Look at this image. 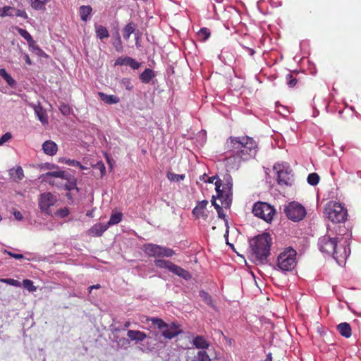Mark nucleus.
Listing matches in <instances>:
<instances>
[{
	"mask_svg": "<svg viewBox=\"0 0 361 361\" xmlns=\"http://www.w3.org/2000/svg\"><path fill=\"white\" fill-rule=\"evenodd\" d=\"M252 213L255 216L269 223L273 220L276 210L274 207L267 202H257L253 205Z\"/></svg>",
	"mask_w": 361,
	"mask_h": 361,
	"instance_id": "nucleus-8",
	"label": "nucleus"
},
{
	"mask_svg": "<svg viewBox=\"0 0 361 361\" xmlns=\"http://www.w3.org/2000/svg\"><path fill=\"white\" fill-rule=\"evenodd\" d=\"M100 287H101V286L99 284L91 286L89 287V292L90 293L92 291V290L94 288L99 289V288H100Z\"/></svg>",
	"mask_w": 361,
	"mask_h": 361,
	"instance_id": "nucleus-58",
	"label": "nucleus"
},
{
	"mask_svg": "<svg viewBox=\"0 0 361 361\" xmlns=\"http://www.w3.org/2000/svg\"><path fill=\"white\" fill-rule=\"evenodd\" d=\"M30 6L35 10H42L44 8L45 4L49 0H30Z\"/></svg>",
	"mask_w": 361,
	"mask_h": 361,
	"instance_id": "nucleus-30",
	"label": "nucleus"
},
{
	"mask_svg": "<svg viewBox=\"0 0 361 361\" xmlns=\"http://www.w3.org/2000/svg\"><path fill=\"white\" fill-rule=\"evenodd\" d=\"M207 204V200L197 201V205L195 207L192 212L193 216H195L196 218H202L204 219H207L208 215L206 214L205 210Z\"/></svg>",
	"mask_w": 361,
	"mask_h": 361,
	"instance_id": "nucleus-13",
	"label": "nucleus"
},
{
	"mask_svg": "<svg viewBox=\"0 0 361 361\" xmlns=\"http://www.w3.org/2000/svg\"><path fill=\"white\" fill-rule=\"evenodd\" d=\"M95 32L97 37L102 40L109 37V33L106 27L102 25H95Z\"/></svg>",
	"mask_w": 361,
	"mask_h": 361,
	"instance_id": "nucleus-23",
	"label": "nucleus"
},
{
	"mask_svg": "<svg viewBox=\"0 0 361 361\" xmlns=\"http://www.w3.org/2000/svg\"><path fill=\"white\" fill-rule=\"evenodd\" d=\"M16 30L18 32V34L23 37L28 43L32 42L33 39L30 34L25 29L16 27Z\"/></svg>",
	"mask_w": 361,
	"mask_h": 361,
	"instance_id": "nucleus-33",
	"label": "nucleus"
},
{
	"mask_svg": "<svg viewBox=\"0 0 361 361\" xmlns=\"http://www.w3.org/2000/svg\"><path fill=\"white\" fill-rule=\"evenodd\" d=\"M67 173L64 171H49L45 173V176L47 178L49 177H55V178H59L61 180H63V178L66 177V175Z\"/></svg>",
	"mask_w": 361,
	"mask_h": 361,
	"instance_id": "nucleus-36",
	"label": "nucleus"
},
{
	"mask_svg": "<svg viewBox=\"0 0 361 361\" xmlns=\"http://www.w3.org/2000/svg\"><path fill=\"white\" fill-rule=\"evenodd\" d=\"M25 61H26L27 63L31 64V61L30 59V57L27 55H26V56H25Z\"/></svg>",
	"mask_w": 361,
	"mask_h": 361,
	"instance_id": "nucleus-64",
	"label": "nucleus"
},
{
	"mask_svg": "<svg viewBox=\"0 0 361 361\" xmlns=\"http://www.w3.org/2000/svg\"><path fill=\"white\" fill-rule=\"evenodd\" d=\"M135 25L130 22L123 28V37L126 40H128L131 34L135 30Z\"/></svg>",
	"mask_w": 361,
	"mask_h": 361,
	"instance_id": "nucleus-26",
	"label": "nucleus"
},
{
	"mask_svg": "<svg viewBox=\"0 0 361 361\" xmlns=\"http://www.w3.org/2000/svg\"><path fill=\"white\" fill-rule=\"evenodd\" d=\"M246 50L247 51L248 54L250 56H253L255 54V51L253 49H251V48L247 47Z\"/></svg>",
	"mask_w": 361,
	"mask_h": 361,
	"instance_id": "nucleus-60",
	"label": "nucleus"
},
{
	"mask_svg": "<svg viewBox=\"0 0 361 361\" xmlns=\"http://www.w3.org/2000/svg\"><path fill=\"white\" fill-rule=\"evenodd\" d=\"M287 80V84L289 87H293L297 84V79L293 76L292 74L289 73L286 77Z\"/></svg>",
	"mask_w": 361,
	"mask_h": 361,
	"instance_id": "nucleus-44",
	"label": "nucleus"
},
{
	"mask_svg": "<svg viewBox=\"0 0 361 361\" xmlns=\"http://www.w3.org/2000/svg\"><path fill=\"white\" fill-rule=\"evenodd\" d=\"M23 285L25 288L27 289L30 292H35L37 288L34 286L33 281L30 279H24Z\"/></svg>",
	"mask_w": 361,
	"mask_h": 361,
	"instance_id": "nucleus-38",
	"label": "nucleus"
},
{
	"mask_svg": "<svg viewBox=\"0 0 361 361\" xmlns=\"http://www.w3.org/2000/svg\"><path fill=\"white\" fill-rule=\"evenodd\" d=\"M154 264L157 267H159L161 269H166L170 271H171V269L172 266H174L173 263H172L169 260H166V259H155Z\"/></svg>",
	"mask_w": 361,
	"mask_h": 361,
	"instance_id": "nucleus-27",
	"label": "nucleus"
},
{
	"mask_svg": "<svg viewBox=\"0 0 361 361\" xmlns=\"http://www.w3.org/2000/svg\"><path fill=\"white\" fill-rule=\"evenodd\" d=\"M337 243V238L324 235L319 238L318 246L322 252L332 256L341 264L349 256L350 249Z\"/></svg>",
	"mask_w": 361,
	"mask_h": 361,
	"instance_id": "nucleus-2",
	"label": "nucleus"
},
{
	"mask_svg": "<svg viewBox=\"0 0 361 361\" xmlns=\"http://www.w3.org/2000/svg\"><path fill=\"white\" fill-rule=\"evenodd\" d=\"M130 57H119L115 61V66H128Z\"/></svg>",
	"mask_w": 361,
	"mask_h": 361,
	"instance_id": "nucleus-41",
	"label": "nucleus"
},
{
	"mask_svg": "<svg viewBox=\"0 0 361 361\" xmlns=\"http://www.w3.org/2000/svg\"><path fill=\"white\" fill-rule=\"evenodd\" d=\"M0 76L2 77L10 87H14L15 80L6 72L4 68L0 69Z\"/></svg>",
	"mask_w": 361,
	"mask_h": 361,
	"instance_id": "nucleus-29",
	"label": "nucleus"
},
{
	"mask_svg": "<svg viewBox=\"0 0 361 361\" xmlns=\"http://www.w3.org/2000/svg\"><path fill=\"white\" fill-rule=\"evenodd\" d=\"M42 150L45 154L54 156L57 153L58 146L54 141L49 140L42 144Z\"/></svg>",
	"mask_w": 361,
	"mask_h": 361,
	"instance_id": "nucleus-15",
	"label": "nucleus"
},
{
	"mask_svg": "<svg viewBox=\"0 0 361 361\" xmlns=\"http://www.w3.org/2000/svg\"><path fill=\"white\" fill-rule=\"evenodd\" d=\"M56 199L51 192H44L40 195L39 199V207L40 210L49 214V208L54 206Z\"/></svg>",
	"mask_w": 361,
	"mask_h": 361,
	"instance_id": "nucleus-11",
	"label": "nucleus"
},
{
	"mask_svg": "<svg viewBox=\"0 0 361 361\" xmlns=\"http://www.w3.org/2000/svg\"><path fill=\"white\" fill-rule=\"evenodd\" d=\"M109 228V225L103 224H96L90 230L92 235L101 236Z\"/></svg>",
	"mask_w": 361,
	"mask_h": 361,
	"instance_id": "nucleus-19",
	"label": "nucleus"
},
{
	"mask_svg": "<svg viewBox=\"0 0 361 361\" xmlns=\"http://www.w3.org/2000/svg\"><path fill=\"white\" fill-rule=\"evenodd\" d=\"M13 215H14L16 219L19 220V221L22 220L23 218L22 214L19 211H15L13 212Z\"/></svg>",
	"mask_w": 361,
	"mask_h": 361,
	"instance_id": "nucleus-56",
	"label": "nucleus"
},
{
	"mask_svg": "<svg viewBox=\"0 0 361 361\" xmlns=\"http://www.w3.org/2000/svg\"><path fill=\"white\" fill-rule=\"evenodd\" d=\"M9 173L16 181L21 180L24 177V172L21 166L11 169Z\"/></svg>",
	"mask_w": 361,
	"mask_h": 361,
	"instance_id": "nucleus-24",
	"label": "nucleus"
},
{
	"mask_svg": "<svg viewBox=\"0 0 361 361\" xmlns=\"http://www.w3.org/2000/svg\"><path fill=\"white\" fill-rule=\"evenodd\" d=\"M121 83L128 90H131L133 88V85H131V81L129 78H124L121 80Z\"/></svg>",
	"mask_w": 361,
	"mask_h": 361,
	"instance_id": "nucleus-48",
	"label": "nucleus"
},
{
	"mask_svg": "<svg viewBox=\"0 0 361 361\" xmlns=\"http://www.w3.org/2000/svg\"><path fill=\"white\" fill-rule=\"evenodd\" d=\"M34 111L38 119L42 122V124H48L47 111L40 104L35 105L34 106Z\"/></svg>",
	"mask_w": 361,
	"mask_h": 361,
	"instance_id": "nucleus-17",
	"label": "nucleus"
},
{
	"mask_svg": "<svg viewBox=\"0 0 361 361\" xmlns=\"http://www.w3.org/2000/svg\"><path fill=\"white\" fill-rule=\"evenodd\" d=\"M324 214L333 223H341L346 220L347 209L340 203L331 201L324 208Z\"/></svg>",
	"mask_w": 361,
	"mask_h": 361,
	"instance_id": "nucleus-6",
	"label": "nucleus"
},
{
	"mask_svg": "<svg viewBox=\"0 0 361 361\" xmlns=\"http://www.w3.org/2000/svg\"><path fill=\"white\" fill-rule=\"evenodd\" d=\"M196 361H211V360L205 351H200L196 356Z\"/></svg>",
	"mask_w": 361,
	"mask_h": 361,
	"instance_id": "nucleus-42",
	"label": "nucleus"
},
{
	"mask_svg": "<svg viewBox=\"0 0 361 361\" xmlns=\"http://www.w3.org/2000/svg\"><path fill=\"white\" fill-rule=\"evenodd\" d=\"M122 214L120 212L112 214L110 216L109 221L107 223L109 227L112 225L118 224L122 220Z\"/></svg>",
	"mask_w": 361,
	"mask_h": 361,
	"instance_id": "nucleus-32",
	"label": "nucleus"
},
{
	"mask_svg": "<svg viewBox=\"0 0 361 361\" xmlns=\"http://www.w3.org/2000/svg\"><path fill=\"white\" fill-rule=\"evenodd\" d=\"M193 344L197 348L206 349L209 347L207 341L200 336H197L193 339Z\"/></svg>",
	"mask_w": 361,
	"mask_h": 361,
	"instance_id": "nucleus-28",
	"label": "nucleus"
},
{
	"mask_svg": "<svg viewBox=\"0 0 361 361\" xmlns=\"http://www.w3.org/2000/svg\"><path fill=\"white\" fill-rule=\"evenodd\" d=\"M95 166L100 171L101 176H103L106 173V169H105L104 164L102 162H99L97 164V165Z\"/></svg>",
	"mask_w": 361,
	"mask_h": 361,
	"instance_id": "nucleus-52",
	"label": "nucleus"
},
{
	"mask_svg": "<svg viewBox=\"0 0 361 361\" xmlns=\"http://www.w3.org/2000/svg\"><path fill=\"white\" fill-rule=\"evenodd\" d=\"M215 187L217 198L221 200L223 207L229 208L233 197V179L231 176L226 175L223 181L221 179L217 180L215 182Z\"/></svg>",
	"mask_w": 361,
	"mask_h": 361,
	"instance_id": "nucleus-4",
	"label": "nucleus"
},
{
	"mask_svg": "<svg viewBox=\"0 0 361 361\" xmlns=\"http://www.w3.org/2000/svg\"><path fill=\"white\" fill-rule=\"evenodd\" d=\"M15 11H16L15 16H16L18 17L23 18L24 19L28 18V16H27V13L25 12V11L20 10V9H18V10L15 9Z\"/></svg>",
	"mask_w": 361,
	"mask_h": 361,
	"instance_id": "nucleus-50",
	"label": "nucleus"
},
{
	"mask_svg": "<svg viewBox=\"0 0 361 361\" xmlns=\"http://www.w3.org/2000/svg\"><path fill=\"white\" fill-rule=\"evenodd\" d=\"M210 31L207 27H202L201 28L199 32H197V36L199 39L202 41L207 40L210 37Z\"/></svg>",
	"mask_w": 361,
	"mask_h": 361,
	"instance_id": "nucleus-34",
	"label": "nucleus"
},
{
	"mask_svg": "<svg viewBox=\"0 0 361 361\" xmlns=\"http://www.w3.org/2000/svg\"><path fill=\"white\" fill-rule=\"evenodd\" d=\"M154 77L155 74L150 68H146L139 76L141 82L145 84L149 83Z\"/></svg>",
	"mask_w": 361,
	"mask_h": 361,
	"instance_id": "nucleus-22",
	"label": "nucleus"
},
{
	"mask_svg": "<svg viewBox=\"0 0 361 361\" xmlns=\"http://www.w3.org/2000/svg\"><path fill=\"white\" fill-rule=\"evenodd\" d=\"M319 176L317 173H311L307 176V183L311 185H317L319 182Z\"/></svg>",
	"mask_w": 361,
	"mask_h": 361,
	"instance_id": "nucleus-35",
	"label": "nucleus"
},
{
	"mask_svg": "<svg viewBox=\"0 0 361 361\" xmlns=\"http://www.w3.org/2000/svg\"><path fill=\"white\" fill-rule=\"evenodd\" d=\"M143 250L148 256L153 257H171L176 254L171 248L153 243L145 244Z\"/></svg>",
	"mask_w": 361,
	"mask_h": 361,
	"instance_id": "nucleus-10",
	"label": "nucleus"
},
{
	"mask_svg": "<svg viewBox=\"0 0 361 361\" xmlns=\"http://www.w3.org/2000/svg\"><path fill=\"white\" fill-rule=\"evenodd\" d=\"M4 253L8 254L9 256L16 259H20L24 258V256L22 254H16L7 250H4Z\"/></svg>",
	"mask_w": 361,
	"mask_h": 361,
	"instance_id": "nucleus-51",
	"label": "nucleus"
},
{
	"mask_svg": "<svg viewBox=\"0 0 361 361\" xmlns=\"http://www.w3.org/2000/svg\"><path fill=\"white\" fill-rule=\"evenodd\" d=\"M337 330L342 336L346 338H350L352 335V329L350 325L347 322L339 324L337 326Z\"/></svg>",
	"mask_w": 361,
	"mask_h": 361,
	"instance_id": "nucleus-18",
	"label": "nucleus"
},
{
	"mask_svg": "<svg viewBox=\"0 0 361 361\" xmlns=\"http://www.w3.org/2000/svg\"><path fill=\"white\" fill-rule=\"evenodd\" d=\"M167 178L170 180L180 181V180H183L185 178V175L176 174V173L169 172V173H167Z\"/></svg>",
	"mask_w": 361,
	"mask_h": 361,
	"instance_id": "nucleus-40",
	"label": "nucleus"
},
{
	"mask_svg": "<svg viewBox=\"0 0 361 361\" xmlns=\"http://www.w3.org/2000/svg\"><path fill=\"white\" fill-rule=\"evenodd\" d=\"M65 163L69 166H78L79 167L80 169H85L86 168L82 166L80 161H77V160H75V159H66L65 161Z\"/></svg>",
	"mask_w": 361,
	"mask_h": 361,
	"instance_id": "nucleus-43",
	"label": "nucleus"
},
{
	"mask_svg": "<svg viewBox=\"0 0 361 361\" xmlns=\"http://www.w3.org/2000/svg\"><path fill=\"white\" fill-rule=\"evenodd\" d=\"M15 8L13 7L9 6H5L2 8H0V17L4 18L6 16L12 17L14 16L13 11Z\"/></svg>",
	"mask_w": 361,
	"mask_h": 361,
	"instance_id": "nucleus-31",
	"label": "nucleus"
},
{
	"mask_svg": "<svg viewBox=\"0 0 361 361\" xmlns=\"http://www.w3.org/2000/svg\"><path fill=\"white\" fill-rule=\"evenodd\" d=\"M112 44L117 52H123V46L121 37H117L116 39H115Z\"/></svg>",
	"mask_w": 361,
	"mask_h": 361,
	"instance_id": "nucleus-39",
	"label": "nucleus"
},
{
	"mask_svg": "<svg viewBox=\"0 0 361 361\" xmlns=\"http://www.w3.org/2000/svg\"><path fill=\"white\" fill-rule=\"evenodd\" d=\"M226 164L238 167L242 161H247L256 155L257 144L249 136H231L226 142Z\"/></svg>",
	"mask_w": 361,
	"mask_h": 361,
	"instance_id": "nucleus-1",
	"label": "nucleus"
},
{
	"mask_svg": "<svg viewBox=\"0 0 361 361\" xmlns=\"http://www.w3.org/2000/svg\"><path fill=\"white\" fill-rule=\"evenodd\" d=\"M98 95L102 101L107 104H118L120 102V99L115 95H108L104 92H98Z\"/></svg>",
	"mask_w": 361,
	"mask_h": 361,
	"instance_id": "nucleus-20",
	"label": "nucleus"
},
{
	"mask_svg": "<svg viewBox=\"0 0 361 361\" xmlns=\"http://www.w3.org/2000/svg\"><path fill=\"white\" fill-rule=\"evenodd\" d=\"M252 255L260 263H265L270 255L271 238L268 233H264L252 238L250 242Z\"/></svg>",
	"mask_w": 361,
	"mask_h": 361,
	"instance_id": "nucleus-3",
	"label": "nucleus"
},
{
	"mask_svg": "<svg viewBox=\"0 0 361 361\" xmlns=\"http://www.w3.org/2000/svg\"><path fill=\"white\" fill-rule=\"evenodd\" d=\"M130 326V322L129 321H127L123 324V329H128Z\"/></svg>",
	"mask_w": 361,
	"mask_h": 361,
	"instance_id": "nucleus-63",
	"label": "nucleus"
},
{
	"mask_svg": "<svg viewBox=\"0 0 361 361\" xmlns=\"http://www.w3.org/2000/svg\"><path fill=\"white\" fill-rule=\"evenodd\" d=\"M200 298L209 305L213 306V301L211 295L204 290L200 291Z\"/></svg>",
	"mask_w": 361,
	"mask_h": 361,
	"instance_id": "nucleus-37",
	"label": "nucleus"
},
{
	"mask_svg": "<svg viewBox=\"0 0 361 361\" xmlns=\"http://www.w3.org/2000/svg\"><path fill=\"white\" fill-rule=\"evenodd\" d=\"M146 321L151 322L154 326L161 331V336H159L158 332H152V336L159 343H162V341L160 339L161 336H163L165 339L171 340L180 334V331H175L173 329H170L169 324L160 318L147 317Z\"/></svg>",
	"mask_w": 361,
	"mask_h": 361,
	"instance_id": "nucleus-7",
	"label": "nucleus"
},
{
	"mask_svg": "<svg viewBox=\"0 0 361 361\" xmlns=\"http://www.w3.org/2000/svg\"><path fill=\"white\" fill-rule=\"evenodd\" d=\"M127 336L131 341H135V343L144 341L147 337L145 332L139 330H128L127 331Z\"/></svg>",
	"mask_w": 361,
	"mask_h": 361,
	"instance_id": "nucleus-14",
	"label": "nucleus"
},
{
	"mask_svg": "<svg viewBox=\"0 0 361 361\" xmlns=\"http://www.w3.org/2000/svg\"><path fill=\"white\" fill-rule=\"evenodd\" d=\"M0 281L15 286H18L19 283L17 280L13 279H0Z\"/></svg>",
	"mask_w": 361,
	"mask_h": 361,
	"instance_id": "nucleus-49",
	"label": "nucleus"
},
{
	"mask_svg": "<svg viewBox=\"0 0 361 361\" xmlns=\"http://www.w3.org/2000/svg\"><path fill=\"white\" fill-rule=\"evenodd\" d=\"M62 180H66L63 184V189L68 191H71L76 188V179L74 176L66 174V177Z\"/></svg>",
	"mask_w": 361,
	"mask_h": 361,
	"instance_id": "nucleus-21",
	"label": "nucleus"
},
{
	"mask_svg": "<svg viewBox=\"0 0 361 361\" xmlns=\"http://www.w3.org/2000/svg\"><path fill=\"white\" fill-rule=\"evenodd\" d=\"M264 361H272V355L271 353H269L267 355L266 358L264 359Z\"/></svg>",
	"mask_w": 361,
	"mask_h": 361,
	"instance_id": "nucleus-59",
	"label": "nucleus"
},
{
	"mask_svg": "<svg viewBox=\"0 0 361 361\" xmlns=\"http://www.w3.org/2000/svg\"><path fill=\"white\" fill-rule=\"evenodd\" d=\"M128 66L133 70H136L140 68V63L137 62L135 59L130 57Z\"/></svg>",
	"mask_w": 361,
	"mask_h": 361,
	"instance_id": "nucleus-46",
	"label": "nucleus"
},
{
	"mask_svg": "<svg viewBox=\"0 0 361 361\" xmlns=\"http://www.w3.org/2000/svg\"><path fill=\"white\" fill-rule=\"evenodd\" d=\"M222 205L221 206H216V210L218 213V216L219 218L221 219H225V214H224V211H223V209H222Z\"/></svg>",
	"mask_w": 361,
	"mask_h": 361,
	"instance_id": "nucleus-54",
	"label": "nucleus"
},
{
	"mask_svg": "<svg viewBox=\"0 0 361 361\" xmlns=\"http://www.w3.org/2000/svg\"><path fill=\"white\" fill-rule=\"evenodd\" d=\"M171 272L183 278V279H185L186 281H188V280L191 279V278H192V275L188 271L184 269L183 268L179 267L175 264H174V266H172V267L171 269Z\"/></svg>",
	"mask_w": 361,
	"mask_h": 361,
	"instance_id": "nucleus-16",
	"label": "nucleus"
},
{
	"mask_svg": "<svg viewBox=\"0 0 361 361\" xmlns=\"http://www.w3.org/2000/svg\"><path fill=\"white\" fill-rule=\"evenodd\" d=\"M92 8L90 6H81L79 8V13L82 21L86 22L92 13Z\"/></svg>",
	"mask_w": 361,
	"mask_h": 361,
	"instance_id": "nucleus-25",
	"label": "nucleus"
},
{
	"mask_svg": "<svg viewBox=\"0 0 361 361\" xmlns=\"http://www.w3.org/2000/svg\"><path fill=\"white\" fill-rule=\"evenodd\" d=\"M59 110L62 114L67 116L71 113V108L68 104H61L59 106Z\"/></svg>",
	"mask_w": 361,
	"mask_h": 361,
	"instance_id": "nucleus-45",
	"label": "nucleus"
},
{
	"mask_svg": "<svg viewBox=\"0 0 361 361\" xmlns=\"http://www.w3.org/2000/svg\"><path fill=\"white\" fill-rule=\"evenodd\" d=\"M49 183L53 185H56V186H57L59 188L63 189V184L64 183H63L61 182H59V181L56 182V181L53 180V181H49Z\"/></svg>",
	"mask_w": 361,
	"mask_h": 361,
	"instance_id": "nucleus-55",
	"label": "nucleus"
},
{
	"mask_svg": "<svg viewBox=\"0 0 361 361\" xmlns=\"http://www.w3.org/2000/svg\"><path fill=\"white\" fill-rule=\"evenodd\" d=\"M207 176L206 173L200 176V180L207 183Z\"/></svg>",
	"mask_w": 361,
	"mask_h": 361,
	"instance_id": "nucleus-61",
	"label": "nucleus"
},
{
	"mask_svg": "<svg viewBox=\"0 0 361 361\" xmlns=\"http://www.w3.org/2000/svg\"><path fill=\"white\" fill-rule=\"evenodd\" d=\"M169 327L171 329H173L175 331H180V334L183 332L180 326L174 322H172L170 324H169Z\"/></svg>",
	"mask_w": 361,
	"mask_h": 361,
	"instance_id": "nucleus-53",
	"label": "nucleus"
},
{
	"mask_svg": "<svg viewBox=\"0 0 361 361\" xmlns=\"http://www.w3.org/2000/svg\"><path fill=\"white\" fill-rule=\"evenodd\" d=\"M297 252L289 247L282 251L277 257V267L283 271H290L297 265Z\"/></svg>",
	"mask_w": 361,
	"mask_h": 361,
	"instance_id": "nucleus-5",
	"label": "nucleus"
},
{
	"mask_svg": "<svg viewBox=\"0 0 361 361\" xmlns=\"http://www.w3.org/2000/svg\"><path fill=\"white\" fill-rule=\"evenodd\" d=\"M219 179V178L216 176H212V177H208L207 179V182L209 183H212L214 182V180H216V181Z\"/></svg>",
	"mask_w": 361,
	"mask_h": 361,
	"instance_id": "nucleus-57",
	"label": "nucleus"
},
{
	"mask_svg": "<svg viewBox=\"0 0 361 361\" xmlns=\"http://www.w3.org/2000/svg\"><path fill=\"white\" fill-rule=\"evenodd\" d=\"M212 204L214 207L215 209H216V207L220 206L219 204L216 203L214 196L212 197Z\"/></svg>",
	"mask_w": 361,
	"mask_h": 361,
	"instance_id": "nucleus-62",
	"label": "nucleus"
},
{
	"mask_svg": "<svg viewBox=\"0 0 361 361\" xmlns=\"http://www.w3.org/2000/svg\"><path fill=\"white\" fill-rule=\"evenodd\" d=\"M293 175L291 173L290 170L279 169L277 171V183L281 186L290 185L293 182Z\"/></svg>",
	"mask_w": 361,
	"mask_h": 361,
	"instance_id": "nucleus-12",
	"label": "nucleus"
},
{
	"mask_svg": "<svg viewBox=\"0 0 361 361\" xmlns=\"http://www.w3.org/2000/svg\"><path fill=\"white\" fill-rule=\"evenodd\" d=\"M12 135L11 133H6L4 134L0 138V145H3L5 142L11 140Z\"/></svg>",
	"mask_w": 361,
	"mask_h": 361,
	"instance_id": "nucleus-47",
	"label": "nucleus"
},
{
	"mask_svg": "<svg viewBox=\"0 0 361 361\" xmlns=\"http://www.w3.org/2000/svg\"><path fill=\"white\" fill-rule=\"evenodd\" d=\"M284 212L287 218L294 222L302 220L306 216L305 207L297 202H291L286 205Z\"/></svg>",
	"mask_w": 361,
	"mask_h": 361,
	"instance_id": "nucleus-9",
	"label": "nucleus"
}]
</instances>
